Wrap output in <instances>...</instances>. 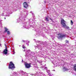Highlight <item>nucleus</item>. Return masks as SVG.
Here are the masks:
<instances>
[{
  "label": "nucleus",
  "instance_id": "8",
  "mask_svg": "<svg viewBox=\"0 0 76 76\" xmlns=\"http://www.w3.org/2000/svg\"><path fill=\"white\" fill-rule=\"evenodd\" d=\"M73 68H74V70H75V71H76V64H75V65H74Z\"/></svg>",
  "mask_w": 76,
  "mask_h": 76
},
{
  "label": "nucleus",
  "instance_id": "12",
  "mask_svg": "<svg viewBox=\"0 0 76 76\" xmlns=\"http://www.w3.org/2000/svg\"><path fill=\"white\" fill-rule=\"evenodd\" d=\"M46 21H49V20H48V18L47 17L46 18Z\"/></svg>",
  "mask_w": 76,
  "mask_h": 76
},
{
  "label": "nucleus",
  "instance_id": "18",
  "mask_svg": "<svg viewBox=\"0 0 76 76\" xmlns=\"http://www.w3.org/2000/svg\"><path fill=\"white\" fill-rule=\"evenodd\" d=\"M23 61V60H22V61Z\"/></svg>",
  "mask_w": 76,
  "mask_h": 76
},
{
  "label": "nucleus",
  "instance_id": "4",
  "mask_svg": "<svg viewBox=\"0 0 76 76\" xmlns=\"http://www.w3.org/2000/svg\"><path fill=\"white\" fill-rule=\"evenodd\" d=\"M31 63L28 64L25 62V67L26 68H27V69H29V68H30V67H31Z\"/></svg>",
  "mask_w": 76,
  "mask_h": 76
},
{
  "label": "nucleus",
  "instance_id": "10",
  "mask_svg": "<svg viewBox=\"0 0 76 76\" xmlns=\"http://www.w3.org/2000/svg\"><path fill=\"white\" fill-rule=\"evenodd\" d=\"M71 25H73V22L72 20H71Z\"/></svg>",
  "mask_w": 76,
  "mask_h": 76
},
{
  "label": "nucleus",
  "instance_id": "3",
  "mask_svg": "<svg viewBox=\"0 0 76 76\" xmlns=\"http://www.w3.org/2000/svg\"><path fill=\"white\" fill-rule=\"evenodd\" d=\"M61 23L63 27H65L66 26V22L64 20V19L61 18Z\"/></svg>",
  "mask_w": 76,
  "mask_h": 76
},
{
  "label": "nucleus",
  "instance_id": "7",
  "mask_svg": "<svg viewBox=\"0 0 76 76\" xmlns=\"http://www.w3.org/2000/svg\"><path fill=\"white\" fill-rule=\"evenodd\" d=\"M5 32H7V34H8V35H10V31H8V29L7 28H5Z\"/></svg>",
  "mask_w": 76,
  "mask_h": 76
},
{
  "label": "nucleus",
  "instance_id": "17",
  "mask_svg": "<svg viewBox=\"0 0 76 76\" xmlns=\"http://www.w3.org/2000/svg\"><path fill=\"white\" fill-rule=\"evenodd\" d=\"M0 46H1V44H0Z\"/></svg>",
  "mask_w": 76,
  "mask_h": 76
},
{
  "label": "nucleus",
  "instance_id": "9",
  "mask_svg": "<svg viewBox=\"0 0 76 76\" xmlns=\"http://www.w3.org/2000/svg\"><path fill=\"white\" fill-rule=\"evenodd\" d=\"M63 69H64V70H65L66 71L69 70V69H67V68H66L65 67H64L63 68Z\"/></svg>",
  "mask_w": 76,
  "mask_h": 76
},
{
  "label": "nucleus",
  "instance_id": "20",
  "mask_svg": "<svg viewBox=\"0 0 76 76\" xmlns=\"http://www.w3.org/2000/svg\"><path fill=\"white\" fill-rule=\"evenodd\" d=\"M5 19H6V18H5Z\"/></svg>",
  "mask_w": 76,
  "mask_h": 76
},
{
  "label": "nucleus",
  "instance_id": "1",
  "mask_svg": "<svg viewBox=\"0 0 76 76\" xmlns=\"http://www.w3.org/2000/svg\"><path fill=\"white\" fill-rule=\"evenodd\" d=\"M16 68V67L15 66V64L13 63L12 61H10L9 64V69H12V70H14V69Z\"/></svg>",
  "mask_w": 76,
  "mask_h": 76
},
{
  "label": "nucleus",
  "instance_id": "2",
  "mask_svg": "<svg viewBox=\"0 0 76 76\" xmlns=\"http://www.w3.org/2000/svg\"><path fill=\"white\" fill-rule=\"evenodd\" d=\"M57 35L60 36L57 37L59 39V38H65L67 37V35L66 34H62V33H60L59 34H57Z\"/></svg>",
  "mask_w": 76,
  "mask_h": 76
},
{
  "label": "nucleus",
  "instance_id": "19",
  "mask_svg": "<svg viewBox=\"0 0 76 76\" xmlns=\"http://www.w3.org/2000/svg\"><path fill=\"white\" fill-rule=\"evenodd\" d=\"M29 50V51H30V50Z\"/></svg>",
  "mask_w": 76,
  "mask_h": 76
},
{
  "label": "nucleus",
  "instance_id": "14",
  "mask_svg": "<svg viewBox=\"0 0 76 76\" xmlns=\"http://www.w3.org/2000/svg\"><path fill=\"white\" fill-rule=\"evenodd\" d=\"M66 28H67V29H69V26H67Z\"/></svg>",
  "mask_w": 76,
  "mask_h": 76
},
{
  "label": "nucleus",
  "instance_id": "13",
  "mask_svg": "<svg viewBox=\"0 0 76 76\" xmlns=\"http://www.w3.org/2000/svg\"><path fill=\"white\" fill-rule=\"evenodd\" d=\"M66 43H69V41L66 40Z\"/></svg>",
  "mask_w": 76,
  "mask_h": 76
},
{
  "label": "nucleus",
  "instance_id": "11",
  "mask_svg": "<svg viewBox=\"0 0 76 76\" xmlns=\"http://www.w3.org/2000/svg\"><path fill=\"white\" fill-rule=\"evenodd\" d=\"M22 48H23L24 49H25V48H26V47H25V46L24 45H23V46H22Z\"/></svg>",
  "mask_w": 76,
  "mask_h": 76
},
{
  "label": "nucleus",
  "instance_id": "6",
  "mask_svg": "<svg viewBox=\"0 0 76 76\" xmlns=\"http://www.w3.org/2000/svg\"><path fill=\"white\" fill-rule=\"evenodd\" d=\"M3 53L4 54H7V46L5 45V49L4 50Z\"/></svg>",
  "mask_w": 76,
  "mask_h": 76
},
{
  "label": "nucleus",
  "instance_id": "15",
  "mask_svg": "<svg viewBox=\"0 0 76 76\" xmlns=\"http://www.w3.org/2000/svg\"><path fill=\"white\" fill-rule=\"evenodd\" d=\"M49 18L50 19V20H52V21H53V19H51V18Z\"/></svg>",
  "mask_w": 76,
  "mask_h": 76
},
{
  "label": "nucleus",
  "instance_id": "5",
  "mask_svg": "<svg viewBox=\"0 0 76 76\" xmlns=\"http://www.w3.org/2000/svg\"><path fill=\"white\" fill-rule=\"evenodd\" d=\"M23 6L24 7L26 8V9H27V8H28V4L26 2H25L23 3Z\"/></svg>",
  "mask_w": 76,
  "mask_h": 76
},
{
  "label": "nucleus",
  "instance_id": "16",
  "mask_svg": "<svg viewBox=\"0 0 76 76\" xmlns=\"http://www.w3.org/2000/svg\"><path fill=\"white\" fill-rule=\"evenodd\" d=\"M22 41H23V42H25V41L24 40H23Z\"/></svg>",
  "mask_w": 76,
  "mask_h": 76
}]
</instances>
